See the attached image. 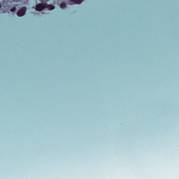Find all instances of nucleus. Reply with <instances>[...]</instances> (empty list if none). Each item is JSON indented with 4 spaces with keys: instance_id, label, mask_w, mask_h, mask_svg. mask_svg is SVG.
<instances>
[{
    "instance_id": "6",
    "label": "nucleus",
    "mask_w": 179,
    "mask_h": 179,
    "mask_svg": "<svg viewBox=\"0 0 179 179\" xmlns=\"http://www.w3.org/2000/svg\"><path fill=\"white\" fill-rule=\"evenodd\" d=\"M16 11V7H13L11 9H10V12H15Z\"/></svg>"
},
{
    "instance_id": "7",
    "label": "nucleus",
    "mask_w": 179,
    "mask_h": 179,
    "mask_svg": "<svg viewBox=\"0 0 179 179\" xmlns=\"http://www.w3.org/2000/svg\"><path fill=\"white\" fill-rule=\"evenodd\" d=\"M0 8H2V5L0 3Z\"/></svg>"
},
{
    "instance_id": "4",
    "label": "nucleus",
    "mask_w": 179,
    "mask_h": 179,
    "mask_svg": "<svg viewBox=\"0 0 179 179\" xmlns=\"http://www.w3.org/2000/svg\"><path fill=\"white\" fill-rule=\"evenodd\" d=\"M71 2H73V3H82L83 2V0H70Z\"/></svg>"
},
{
    "instance_id": "3",
    "label": "nucleus",
    "mask_w": 179,
    "mask_h": 179,
    "mask_svg": "<svg viewBox=\"0 0 179 179\" xmlns=\"http://www.w3.org/2000/svg\"><path fill=\"white\" fill-rule=\"evenodd\" d=\"M46 8H48L49 10H54V9H55V6H54V5L52 4H46Z\"/></svg>"
},
{
    "instance_id": "5",
    "label": "nucleus",
    "mask_w": 179,
    "mask_h": 179,
    "mask_svg": "<svg viewBox=\"0 0 179 179\" xmlns=\"http://www.w3.org/2000/svg\"><path fill=\"white\" fill-rule=\"evenodd\" d=\"M60 8H62V9H65V8H66V4L65 3H61Z\"/></svg>"
},
{
    "instance_id": "2",
    "label": "nucleus",
    "mask_w": 179,
    "mask_h": 179,
    "mask_svg": "<svg viewBox=\"0 0 179 179\" xmlns=\"http://www.w3.org/2000/svg\"><path fill=\"white\" fill-rule=\"evenodd\" d=\"M27 10V8H26L24 6L22 7L21 9H20L17 11V16H20V17L24 16Z\"/></svg>"
},
{
    "instance_id": "1",
    "label": "nucleus",
    "mask_w": 179,
    "mask_h": 179,
    "mask_svg": "<svg viewBox=\"0 0 179 179\" xmlns=\"http://www.w3.org/2000/svg\"><path fill=\"white\" fill-rule=\"evenodd\" d=\"M47 8V3H40L36 6V10H38V12H41V10H43V9H45Z\"/></svg>"
}]
</instances>
